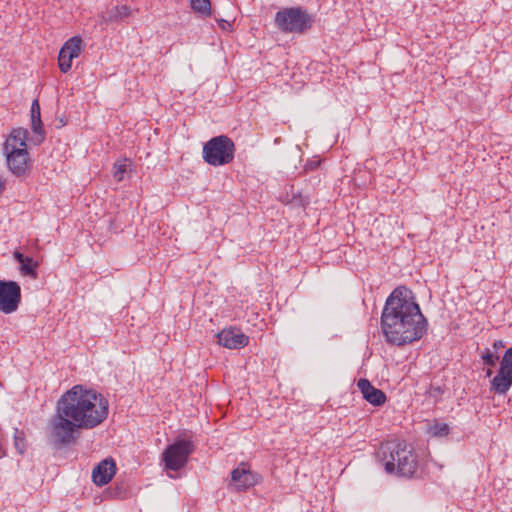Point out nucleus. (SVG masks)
<instances>
[{
  "mask_svg": "<svg viewBox=\"0 0 512 512\" xmlns=\"http://www.w3.org/2000/svg\"><path fill=\"white\" fill-rule=\"evenodd\" d=\"M190 3L194 12L200 14L202 17L211 15L210 0H190Z\"/></svg>",
  "mask_w": 512,
  "mask_h": 512,
  "instance_id": "412c9836",
  "label": "nucleus"
},
{
  "mask_svg": "<svg viewBox=\"0 0 512 512\" xmlns=\"http://www.w3.org/2000/svg\"><path fill=\"white\" fill-rule=\"evenodd\" d=\"M377 457L388 474L411 478L418 468L417 454L404 441L387 442L380 447Z\"/></svg>",
  "mask_w": 512,
  "mask_h": 512,
  "instance_id": "7ed1b4c3",
  "label": "nucleus"
},
{
  "mask_svg": "<svg viewBox=\"0 0 512 512\" xmlns=\"http://www.w3.org/2000/svg\"><path fill=\"white\" fill-rule=\"evenodd\" d=\"M62 47L67 51V57L73 60L80 55L82 39L79 36H74L67 40Z\"/></svg>",
  "mask_w": 512,
  "mask_h": 512,
  "instance_id": "6ab92c4d",
  "label": "nucleus"
},
{
  "mask_svg": "<svg viewBox=\"0 0 512 512\" xmlns=\"http://www.w3.org/2000/svg\"><path fill=\"white\" fill-rule=\"evenodd\" d=\"M125 172H126L125 164H118V163L114 164L113 177L115 178V180H117L118 182L122 181L124 178Z\"/></svg>",
  "mask_w": 512,
  "mask_h": 512,
  "instance_id": "bb28decb",
  "label": "nucleus"
},
{
  "mask_svg": "<svg viewBox=\"0 0 512 512\" xmlns=\"http://www.w3.org/2000/svg\"><path fill=\"white\" fill-rule=\"evenodd\" d=\"M218 343L228 349H240L248 345L249 337L240 329L230 327L217 334Z\"/></svg>",
  "mask_w": 512,
  "mask_h": 512,
  "instance_id": "1a4fd4ad",
  "label": "nucleus"
},
{
  "mask_svg": "<svg viewBox=\"0 0 512 512\" xmlns=\"http://www.w3.org/2000/svg\"><path fill=\"white\" fill-rule=\"evenodd\" d=\"M116 473V463L112 458L102 460L92 471V480L97 486L108 484Z\"/></svg>",
  "mask_w": 512,
  "mask_h": 512,
  "instance_id": "9b49d317",
  "label": "nucleus"
},
{
  "mask_svg": "<svg viewBox=\"0 0 512 512\" xmlns=\"http://www.w3.org/2000/svg\"><path fill=\"white\" fill-rule=\"evenodd\" d=\"M21 302V287L15 281L0 280V311L10 314Z\"/></svg>",
  "mask_w": 512,
  "mask_h": 512,
  "instance_id": "6e6552de",
  "label": "nucleus"
},
{
  "mask_svg": "<svg viewBox=\"0 0 512 512\" xmlns=\"http://www.w3.org/2000/svg\"><path fill=\"white\" fill-rule=\"evenodd\" d=\"M13 257L20 264V272L23 275L29 276L32 279H36L38 277L37 268L39 264L37 261H34L33 258L24 255L18 250L14 251Z\"/></svg>",
  "mask_w": 512,
  "mask_h": 512,
  "instance_id": "f3484780",
  "label": "nucleus"
},
{
  "mask_svg": "<svg viewBox=\"0 0 512 512\" xmlns=\"http://www.w3.org/2000/svg\"><path fill=\"white\" fill-rule=\"evenodd\" d=\"M512 386V374H507L501 369L490 381V391L497 395H505Z\"/></svg>",
  "mask_w": 512,
  "mask_h": 512,
  "instance_id": "dca6fc26",
  "label": "nucleus"
},
{
  "mask_svg": "<svg viewBox=\"0 0 512 512\" xmlns=\"http://www.w3.org/2000/svg\"><path fill=\"white\" fill-rule=\"evenodd\" d=\"M492 374H493V371L489 368V369L486 370L485 376L486 377H491Z\"/></svg>",
  "mask_w": 512,
  "mask_h": 512,
  "instance_id": "c85d7f7f",
  "label": "nucleus"
},
{
  "mask_svg": "<svg viewBox=\"0 0 512 512\" xmlns=\"http://www.w3.org/2000/svg\"><path fill=\"white\" fill-rule=\"evenodd\" d=\"M444 394V387L440 385L431 384L429 389L426 391V395L433 399L434 403L441 401Z\"/></svg>",
  "mask_w": 512,
  "mask_h": 512,
  "instance_id": "393cba45",
  "label": "nucleus"
},
{
  "mask_svg": "<svg viewBox=\"0 0 512 512\" xmlns=\"http://www.w3.org/2000/svg\"><path fill=\"white\" fill-rule=\"evenodd\" d=\"M66 52L67 51L62 47L58 55L59 69L63 73H67L72 65V60L69 57H67Z\"/></svg>",
  "mask_w": 512,
  "mask_h": 512,
  "instance_id": "5701e85b",
  "label": "nucleus"
},
{
  "mask_svg": "<svg viewBox=\"0 0 512 512\" xmlns=\"http://www.w3.org/2000/svg\"><path fill=\"white\" fill-rule=\"evenodd\" d=\"M235 145L231 138L219 135L208 140L202 151L203 160L211 166H223L233 161Z\"/></svg>",
  "mask_w": 512,
  "mask_h": 512,
  "instance_id": "20e7f679",
  "label": "nucleus"
},
{
  "mask_svg": "<svg viewBox=\"0 0 512 512\" xmlns=\"http://www.w3.org/2000/svg\"><path fill=\"white\" fill-rule=\"evenodd\" d=\"M28 130L22 127L12 129L10 135L6 139L3 152L13 149L27 148Z\"/></svg>",
  "mask_w": 512,
  "mask_h": 512,
  "instance_id": "4468645a",
  "label": "nucleus"
},
{
  "mask_svg": "<svg viewBox=\"0 0 512 512\" xmlns=\"http://www.w3.org/2000/svg\"><path fill=\"white\" fill-rule=\"evenodd\" d=\"M9 170L16 176H23L28 170L29 153L27 148L4 152Z\"/></svg>",
  "mask_w": 512,
  "mask_h": 512,
  "instance_id": "9d476101",
  "label": "nucleus"
},
{
  "mask_svg": "<svg viewBox=\"0 0 512 512\" xmlns=\"http://www.w3.org/2000/svg\"><path fill=\"white\" fill-rule=\"evenodd\" d=\"M428 322L413 292L396 287L387 297L381 314V329L387 343L404 346L423 337Z\"/></svg>",
  "mask_w": 512,
  "mask_h": 512,
  "instance_id": "f257e3e1",
  "label": "nucleus"
},
{
  "mask_svg": "<svg viewBox=\"0 0 512 512\" xmlns=\"http://www.w3.org/2000/svg\"><path fill=\"white\" fill-rule=\"evenodd\" d=\"M31 129L36 134L32 139L35 145L41 144L45 139V130L41 121L40 105L37 99L31 105Z\"/></svg>",
  "mask_w": 512,
  "mask_h": 512,
  "instance_id": "ddd939ff",
  "label": "nucleus"
},
{
  "mask_svg": "<svg viewBox=\"0 0 512 512\" xmlns=\"http://www.w3.org/2000/svg\"><path fill=\"white\" fill-rule=\"evenodd\" d=\"M450 433V427L446 423H441L438 421H434L428 428V434L432 437H446Z\"/></svg>",
  "mask_w": 512,
  "mask_h": 512,
  "instance_id": "aec40b11",
  "label": "nucleus"
},
{
  "mask_svg": "<svg viewBox=\"0 0 512 512\" xmlns=\"http://www.w3.org/2000/svg\"><path fill=\"white\" fill-rule=\"evenodd\" d=\"M504 346L505 345H504V342L502 340H495L493 342V348H494L493 352H497L498 349L503 348Z\"/></svg>",
  "mask_w": 512,
  "mask_h": 512,
  "instance_id": "cd10ccee",
  "label": "nucleus"
},
{
  "mask_svg": "<svg viewBox=\"0 0 512 512\" xmlns=\"http://www.w3.org/2000/svg\"><path fill=\"white\" fill-rule=\"evenodd\" d=\"M312 17L301 7L284 8L275 15V25L283 33L302 34L312 26Z\"/></svg>",
  "mask_w": 512,
  "mask_h": 512,
  "instance_id": "39448f33",
  "label": "nucleus"
},
{
  "mask_svg": "<svg viewBox=\"0 0 512 512\" xmlns=\"http://www.w3.org/2000/svg\"><path fill=\"white\" fill-rule=\"evenodd\" d=\"M231 479L239 489H246L254 484L252 473L244 468H236L231 472Z\"/></svg>",
  "mask_w": 512,
  "mask_h": 512,
  "instance_id": "a211bd4d",
  "label": "nucleus"
},
{
  "mask_svg": "<svg viewBox=\"0 0 512 512\" xmlns=\"http://www.w3.org/2000/svg\"><path fill=\"white\" fill-rule=\"evenodd\" d=\"M357 387L362 393L363 398L374 406H381L386 402L385 393L374 387L368 379L361 378L357 382Z\"/></svg>",
  "mask_w": 512,
  "mask_h": 512,
  "instance_id": "f8f14e48",
  "label": "nucleus"
},
{
  "mask_svg": "<svg viewBox=\"0 0 512 512\" xmlns=\"http://www.w3.org/2000/svg\"><path fill=\"white\" fill-rule=\"evenodd\" d=\"M49 426L51 441L57 447H65L73 443L78 437V431L82 429L69 416H65L58 406Z\"/></svg>",
  "mask_w": 512,
  "mask_h": 512,
  "instance_id": "423d86ee",
  "label": "nucleus"
},
{
  "mask_svg": "<svg viewBox=\"0 0 512 512\" xmlns=\"http://www.w3.org/2000/svg\"><path fill=\"white\" fill-rule=\"evenodd\" d=\"M65 416H69L82 429H93L103 423L109 413L108 400L92 389L75 385L57 402Z\"/></svg>",
  "mask_w": 512,
  "mask_h": 512,
  "instance_id": "f03ea898",
  "label": "nucleus"
},
{
  "mask_svg": "<svg viewBox=\"0 0 512 512\" xmlns=\"http://www.w3.org/2000/svg\"><path fill=\"white\" fill-rule=\"evenodd\" d=\"M194 451V445L189 440H177L163 452V461L168 470L178 471L183 468L189 456Z\"/></svg>",
  "mask_w": 512,
  "mask_h": 512,
  "instance_id": "0eeeda50",
  "label": "nucleus"
},
{
  "mask_svg": "<svg viewBox=\"0 0 512 512\" xmlns=\"http://www.w3.org/2000/svg\"><path fill=\"white\" fill-rule=\"evenodd\" d=\"M131 14V9L127 5H116L106 8L99 15L101 23L119 22Z\"/></svg>",
  "mask_w": 512,
  "mask_h": 512,
  "instance_id": "2eb2a0df",
  "label": "nucleus"
},
{
  "mask_svg": "<svg viewBox=\"0 0 512 512\" xmlns=\"http://www.w3.org/2000/svg\"><path fill=\"white\" fill-rule=\"evenodd\" d=\"M14 446L19 454H24L26 451V441L24 431L15 428L14 429Z\"/></svg>",
  "mask_w": 512,
  "mask_h": 512,
  "instance_id": "4be33fe9",
  "label": "nucleus"
},
{
  "mask_svg": "<svg viewBox=\"0 0 512 512\" xmlns=\"http://www.w3.org/2000/svg\"><path fill=\"white\" fill-rule=\"evenodd\" d=\"M481 359L483 360V363L489 367H494L499 360V356L496 352H493L489 348H485L481 352Z\"/></svg>",
  "mask_w": 512,
  "mask_h": 512,
  "instance_id": "b1692460",
  "label": "nucleus"
},
{
  "mask_svg": "<svg viewBox=\"0 0 512 512\" xmlns=\"http://www.w3.org/2000/svg\"><path fill=\"white\" fill-rule=\"evenodd\" d=\"M507 374H512V347L507 349L500 362V368Z\"/></svg>",
  "mask_w": 512,
  "mask_h": 512,
  "instance_id": "a878e982",
  "label": "nucleus"
}]
</instances>
